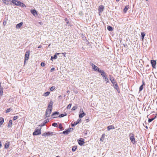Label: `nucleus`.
<instances>
[{
    "label": "nucleus",
    "mask_w": 157,
    "mask_h": 157,
    "mask_svg": "<svg viewBox=\"0 0 157 157\" xmlns=\"http://www.w3.org/2000/svg\"><path fill=\"white\" fill-rule=\"evenodd\" d=\"M90 65L92 67V68L94 69V71H96L100 73L101 71H102L97 66L95 65L93 63H90Z\"/></svg>",
    "instance_id": "f257e3e1"
},
{
    "label": "nucleus",
    "mask_w": 157,
    "mask_h": 157,
    "mask_svg": "<svg viewBox=\"0 0 157 157\" xmlns=\"http://www.w3.org/2000/svg\"><path fill=\"white\" fill-rule=\"evenodd\" d=\"M100 73H101V75L103 77V78L105 79V80L106 81V83H108L109 81L108 78L106 76V74L105 72L103 70H102Z\"/></svg>",
    "instance_id": "f03ea898"
},
{
    "label": "nucleus",
    "mask_w": 157,
    "mask_h": 157,
    "mask_svg": "<svg viewBox=\"0 0 157 157\" xmlns=\"http://www.w3.org/2000/svg\"><path fill=\"white\" fill-rule=\"evenodd\" d=\"M129 138L131 142L133 144H135L136 143V140L134 137V135L132 133H131L129 135Z\"/></svg>",
    "instance_id": "7ed1b4c3"
},
{
    "label": "nucleus",
    "mask_w": 157,
    "mask_h": 157,
    "mask_svg": "<svg viewBox=\"0 0 157 157\" xmlns=\"http://www.w3.org/2000/svg\"><path fill=\"white\" fill-rule=\"evenodd\" d=\"M52 111V109H49L47 108V109L45 114V116L46 117H50V115Z\"/></svg>",
    "instance_id": "20e7f679"
},
{
    "label": "nucleus",
    "mask_w": 157,
    "mask_h": 157,
    "mask_svg": "<svg viewBox=\"0 0 157 157\" xmlns=\"http://www.w3.org/2000/svg\"><path fill=\"white\" fill-rule=\"evenodd\" d=\"M41 128L40 129H37L33 133V136L35 135H39L41 134Z\"/></svg>",
    "instance_id": "39448f33"
},
{
    "label": "nucleus",
    "mask_w": 157,
    "mask_h": 157,
    "mask_svg": "<svg viewBox=\"0 0 157 157\" xmlns=\"http://www.w3.org/2000/svg\"><path fill=\"white\" fill-rule=\"evenodd\" d=\"M29 51H28L26 52L25 57V62L26 61V60H27L29 59Z\"/></svg>",
    "instance_id": "423d86ee"
},
{
    "label": "nucleus",
    "mask_w": 157,
    "mask_h": 157,
    "mask_svg": "<svg viewBox=\"0 0 157 157\" xmlns=\"http://www.w3.org/2000/svg\"><path fill=\"white\" fill-rule=\"evenodd\" d=\"M110 78V80L111 82L113 84V85H114L115 84L117 83L116 81L115 80L114 78L111 75H109Z\"/></svg>",
    "instance_id": "0eeeda50"
},
{
    "label": "nucleus",
    "mask_w": 157,
    "mask_h": 157,
    "mask_svg": "<svg viewBox=\"0 0 157 157\" xmlns=\"http://www.w3.org/2000/svg\"><path fill=\"white\" fill-rule=\"evenodd\" d=\"M80 113L79 115V117L80 118H82L86 115V113L83 112L82 109H80Z\"/></svg>",
    "instance_id": "6e6552de"
},
{
    "label": "nucleus",
    "mask_w": 157,
    "mask_h": 157,
    "mask_svg": "<svg viewBox=\"0 0 157 157\" xmlns=\"http://www.w3.org/2000/svg\"><path fill=\"white\" fill-rule=\"evenodd\" d=\"M78 144L80 145H82L85 143L84 140L82 138H80L79 140H78Z\"/></svg>",
    "instance_id": "1a4fd4ad"
},
{
    "label": "nucleus",
    "mask_w": 157,
    "mask_h": 157,
    "mask_svg": "<svg viewBox=\"0 0 157 157\" xmlns=\"http://www.w3.org/2000/svg\"><path fill=\"white\" fill-rule=\"evenodd\" d=\"M11 2L13 4H14L17 6H19L20 4L21 3V2L17 0H12Z\"/></svg>",
    "instance_id": "9d476101"
},
{
    "label": "nucleus",
    "mask_w": 157,
    "mask_h": 157,
    "mask_svg": "<svg viewBox=\"0 0 157 157\" xmlns=\"http://www.w3.org/2000/svg\"><path fill=\"white\" fill-rule=\"evenodd\" d=\"M81 119L79 118L78 119L76 122H75L74 123H71V125L72 127H74L76 125L78 124L81 121Z\"/></svg>",
    "instance_id": "9b49d317"
},
{
    "label": "nucleus",
    "mask_w": 157,
    "mask_h": 157,
    "mask_svg": "<svg viewBox=\"0 0 157 157\" xmlns=\"http://www.w3.org/2000/svg\"><path fill=\"white\" fill-rule=\"evenodd\" d=\"M3 3L6 5H11L12 4L11 1L10 0H2Z\"/></svg>",
    "instance_id": "f8f14e48"
},
{
    "label": "nucleus",
    "mask_w": 157,
    "mask_h": 157,
    "mask_svg": "<svg viewBox=\"0 0 157 157\" xmlns=\"http://www.w3.org/2000/svg\"><path fill=\"white\" fill-rule=\"evenodd\" d=\"M104 7L103 6L101 5L99 6L98 9L99 14L100 15V13H102L104 9Z\"/></svg>",
    "instance_id": "ddd939ff"
},
{
    "label": "nucleus",
    "mask_w": 157,
    "mask_h": 157,
    "mask_svg": "<svg viewBox=\"0 0 157 157\" xmlns=\"http://www.w3.org/2000/svg\"><path fill=\"white\" fill-rule=\"evenodd\" d=\"M52 132H46L43 133L42 134V136L45 137L46 136H50L51 134H52Z\"/></svg>",
    "instance_id": "4468645a"
},
{
    "label": "nucleus",
    "mask_w": 157,
    "mask_h": 157,
    "mask_svg": "<svg viewBox=\"0 0 157 157\" xmlns=\"http://www.w3.org/2000/svg\"><path fill=\"white\" fill-rule=\"evenodd\" d=\"M151 63L152 67L153 68H155L156 63V61L154 60H151Z\"/></svg>",
    "instance_id": "2eb2a0df"
},
{
    "label": "nucleus",
    "mask_w": 157,
    "mask_h": 157,
    "mask_svg": "<svg viewBox=\"0 0 157 157\" xmlns=\"http://www.w3.org/2000/svg\"><path fill=\"white\" fill-rule=\"evenodd\" d=\"M30 12L34 16L37 14V13L35 10H30Z\"/></svg>",
    "instance_id": "dca6fc26"
},
{
    "label": "nucleus",
    "mask_w": 157,
    "mask_h": 157,
    "mask_svg": "<svg viewBox=\"0 0 157 157\" xmlns=\"http://www.w3.org/2000/svg\"><path fill=\"white\" fill-rule=\"evenodd\" d=\"M60 53H56V54H55L54 56H51V60H52V59H56L57 58V55H59Z\"/></svg>",
    "instance_id": "f3484780"
},
{
    "label": "nucleus",
    "mask_w": 157,
    "mask_h": 157,
    "mask_svg": "<svg viewBox=\"0 0 157 157\" xmlns=\"http://www.w3.org/2000/svg\"><path fill=\"white\" fill-rule=\"evenodd\" d=\"M114 129V127L112 125H109L107 127V129L108 131H109L111 129Z\"/></svg>",
    "instance_id": "a211bd4d"
},
{
    "label": "nucleus",
    "mask_w": 157,
    "mask_h": 157,
    "mask_svg": "<svg viewBox=\"0 0 157 157\" xmlns=\"http://www.w3.org/2000/svg\"><path fill=\"white\" fill-rule=\"evenodd\" d=\"M23 25V22H21L20 23L18 24L17 25L16 27L17 28H20Z\"/></svg>",
    "instance_id": "6ab92c4d"
},
{
    "label": "nucleus",
    "mask_w": 157,
    "mask_h": 157,
    "mask_svg": "<svg viewBox=\"0 0 157 157\" xmlns=\"http://www.w3.org/2000/svg\"><path fill=\"white\" fill-rule=\"evenodd\" d=\"M12 125V121L11 120H10L9 122L8 127L9 128L11 127Z\"/></svg>",
    "instance_id": "aec40b11"
},
{
    "label": "nucleus",
    "mask_w": 157,
    "mask_h": 157,
    "mask_svg": "<svg viewBox=\"0 0 157 157\" xmlns=\"http://www.w3.org/2000/svg\"><path fill=\"white\" fill-rule=\"evenodd\" d=\"M70 132L69 130H68V129H67L65 131H63L62 133L63 134L68 135Z\"/></svg>",
    "instance_id": "412c9836"
},
{
    "label": "nucleus",
    "mask_w": 157,
    "mask_h": 157,
    "mask_svg": "<svg viewBox=\"0 0 157 157\" xmlns=\"http://www.w3.org/2000/svg\"><path fill=\"white\" fill-rule=\"evenodd\" d=\"M129 8V6L128 5H126L125 8L124 10V13H126L127 10H128V9Z\"/></svg>",
    "instance_id": "4be33fe9"
},
{
    "label": "nucleus",
    "mask_w": 157,
    "mask_h": 157,
    "mask_svg": "<svg viewBox=\"0 0 157 157\" xmlns=\"http://www.w3.org/2000/svg\"><path fill=\"white\" fill-rule=\"evenodd\" d=\"M10 142H8L7 143H5V149H7L9 147Z\"/></svg>",
    "instance_id": "5701e85b"
},
{
    "label": "nucleus",
    "mask_w": 157,
    "mask_h": 157,
    "mask_svg": "<svg viewBox=\"0 0 157 157\" xmlns=\"http://www.w3.org/2000/svg\"><path fill=\"white\" fill-rule=\"evenodd\" d=\"M4 122V119L2 117H0V126L2 125Z\"/></svg>",
    "instance_id": "b1692460"
},
{
    "label": "nucleus",
    "mask_w": 157,
    "mask_h": 157,
    "mask_svg": "<svg viewBox=\"0 0 157 157\" xmlns=\"http://www.w3.org/2000/svg\"><path fill=\"white\" fill-rule=\"evenodd\" d=\"M59 112H58V111L55 112L52 114L51 115V116L53 117L54 116L58 115L59 114Z\"/></svg>",
    "instance_id": "393cba45"
},
{
    "label": "nucleus",
    "mask_w": 157,
    "mask_h": 157,
    "mask_svg": "<svg viewBox=\"0 0 157 157\" xmlns=\"http://www.w3.org/2000/svg\"><path fill=\"white\" fill-rule=\"evenodd\" d=\"M67 115V114L66 113H64L63 114H60L59 115V117H62L64 116H66Z\"/></svg>",
    "instance_id": "a878e982"
},
{
    "label": "nucleus",
    "mask_w": 157,
    "mask_h": 157,
    "mask_svg": "<svg viewBox=\"0 0 157 157\" xmlns=\"http://www.w3.org/2000/svg\"><path fill=\"white\" fill-rule=\"evenodd\" d=\"M52 101H51L48 105V108L49 109V108H51V109H52Z\"/></svg>",
    "instance_id": "bb28decb"
},
{
    "label": "nucleus",
    "mask_w": 157,
    "mask_h": 157,
    "mask_svg": "<svg viewBox=\"0 0 157 157\" xmlns=\"http://www.w3.org/2000/svg\"><path fill=\"white\" fill-rule=\"evenodd\" d=\"M107 29L109 31H112L113 30V29L112 27L110 26H108L107 27Z\"/></svg>",
    "instance_id": "cd10ccee"
},
{
    "label": "nucleus",
    "mask_w": 157,
    "mask_h": 157,
    "mask_svg": "<svg viewBox=\"0 0 157 157\" xmlns=\"http://www.w3.org/2000/svg\"><path fill=\"white\" fill-rule=\"evenodd\" d=\"M77 148V147L76 146H73L72 147V151H73V152L75 151L76 150Z\"/></svg>",
    "instance_id": "c85d7f7f"
},
{
    "label": "nucleus",
    "mask_w": 157,
    "mask_h": 157,
    "mask_svg": "<svg viewBox=\"0 0 157 157\" xmlns=\"http://www.w3.org/2000/svg\"><path fill=\"white\" fill-rule=\"evenodd\" d=\"M19 6H21V7H26L24 3H23L21 2V3L20 4Z\"/></svg>",
    "instance_id": "c756f323"
},
{
    "label": "nucleus",
    "mask_w": 157,
    "mask_h": 157,
    "mask_svg": "<svg viewBox=\"0 0 157 157\" xmlns=\"http://www.w3.org/2000/svg\"><path fill=\"white\" fill-rule=\"evenodd\" d=\"M113 86L114 88L116 89L117 90L118 89H119V87L117 83L116 84H115L114 85H113Z\"/></svg>",
    "instance_id": "7c9ffc66"
},
{
    "label": "nucleus",
    "mask_w": 157,
    "mask_h": 157,
    "mask_svg": "<svg viewBox=\"0 0 157 157\" xmlns=\"http://www.w3.org/2000/svg\"><path fill=\"white\" fill-rule=\"evenodd\" d=\"M141 37H142V39L143 40L144 38V36L145 35V33L144 32H143L141 33Z\"/></svg>",
    "instance_id": "2f4dec72"
},
{
    "label": "nucleus",
    "mask_w": 157,
    "mask_h": 157,
    "mask_svg": "<svg viewBox=\"0 0 157 157\" xmlns=\"http://www.w3.org/2000/svg\"><path fill=\"white\" fill-rule=\"evenodd\" d=\"M50 93L49 92H47L44 93V96H47Z\"/></svg>",
    "instance_id": "473e14b6"
},
{
    "label": "nucleus",
    "mask_w": 157,
    "mask_h": 157,
    "mask_svg": "<svg viewBox=\"0 0 157 157\" xmlns=\"http://www.w3.org/2000/svg\"><path fill=\"white\" fill-rule=\"evenodd\" d=\"M105 134H103L102 135V136L101 137V138H100V140L101 141H103V139H104V137H105Z\"/></svg>",
    "instance_id": "72a5a7b5"
},
{
    "label": "nucleus",
    "mask_w": 157,
    "mask_h": 157,
    "mask_svg": "<svg viewBox=\"0 0 157 157\" xmlns=\"http://www.w3.org/2000/svg\"><path fill=\"white\" fill-rule=\"evenodd\" d=\"M59 128L61 130H63L64 129L63 127L62 126L61 124H60L59 125Z\"/></svg>",
    "instance_id": "f704fd0d"
},
{
    "label": "nucleus",
    "mask_w": 157,
    "mask_h": 157,
    "mask_svg": "<svg viewBox=\"0 0 157 157\" xmlns=\"http://www.w3.org/2000/svg\"><path fill=\"white\" fill-rule=\"evenodd\" d=\"M52 125L55 127H56L57 126V124L56 123H52Z\"/></svg>",
    "instance_id": "c9c22d12"
},
{
    "label": "nucleus",
    "mask_w": 157,
    "mask_h": 157,
    "mask_svg": "<svg viewBox=\"0 0 157 157\" xmlns=\"http://www.w3.org/2000/svg\"><path fill=\"white\" fill-rule=\"evenodd\" d=\"M55 89V87L54 86L51 87L50 88V90L51 91H53Z\"/></svg>",
    "instance_id": "e433bc0d"
},
{
    "label": "nucleus",
    "mask_w": 157,
    "mask_h": 157,
    "mask_svg": "<svg viewBox=\"0 0 157 157\" xmlns=\"http://www.w3.org/2000/svg\"><path fill=\"white\" fill-rule=\"evenodd\" d=\"M71 104H69L67 107V109H70L71 106Z\"/></svg>",
    "instance_id": "4c0bfd02"
},
{
    "label": "nucleus",
    "mask_w": 157,
    "mask_h": 157,
    "mask_svg": "<svg viewBox=\"0 0 157 157\" xmlns=\"http://www.w3.org/2000/svg\"><path fill=\"white\" fill-rule=\"evenodd\" d=\"M143 89V85H141L140 87L139 88V91H141Z\"/></svg>",
    "instance_id": "58836bf2"
},
{
    "label": "nucleus",
    "mask_w": 157,
    "mask_h": 157,
    "mask_svg": "<svg viewBox=\"0 0 157 157\" xmlns=\"http://www.w3.org/2000/svg\"><path fill=\"white\" fill-rule=\"evenodd\" d=\"M3 91L2 90L0 89V96H2V95Z\"/></svg>",
    "instance_id": "ea45409f"
},
{
    "label": "nucleus",
    "mask_w": 157,
    "mask_h": 157,
    "mask_svg": "<svg viewBox=\"0 0 157 157\" xmlns=\"http://www.w3.org/2000/svg\"><path fill=\"white\" fill-rule=\"evenodd\" d=\"M18 118V117L17 116H15L13 117V120L15 121Z\"/></svg>",
    "instance_id": "a19ab883"
},
{
    "label": "nucleus",
    "mask_w": 157,
    "mask_h": 157,
    "mask_svg": "<svg viewBox=\"0 0 157 157\" xmlns=\"http://www.w3.org/2000/svg\"><path fill=\"white\" fill-rule=\"evenodd\" d=\"M77 109V107L76 106H74L72 108L71 110H75Z\"/></svg>",
    "instance_id": "79ce46f5"
},
{
    "label": "nucleus",
    "mask_w": 157,
    "mask_h": 157,
    "mask_svg": "<svg viewBox=\"0 0 157 157\" xmlns=\"http://www.w3.org/2000/svg\"><path fill=\"white\" fill-rule=\"evenodd\" d=\"M49 121V120L48 119H47L44 121V122L45 124L46 123L48 122Z\"/></svg>",
    "instance_id": "37998d69"
},
{
    "label": "nucleus",
    "mask_w": 157,
    "mask_h": 157,
    "mask_svg": "<svg viewBox=\"0 0 157 157\" xmlns=\"http://www.w3.org/2000/svg\"><path fill=\"white\" fill-rule=\"evenodd\" d=\"M45 125V123H44V122H43V123H41V124L39 125V126H41V127H42V126H44Z\"/></svg>",
    "instance_id": "c03bdc74"
},
{
    "label": "nucleus",
    "mask_w": 157,
    "mask_h": 157,
    "mask_svg": "<svg viewBox=\"0 0 157 157\" xmlns=\"http://www.w3.org/2000/svg\"><path fill=\"white\" fill-rule=\"evenodd\" d=\"M65 20L67 24H68L69 23V21H68L67 19V18H66Z\"/></svg>",
    "instance_id": "a18cd8bd"
},
{
    "label": "nucleus",
    "mask_w": 157,
    "mask_h": 157,
    "mask_svg": "<svg viewBox=\"0 0 157 157\" xmlns=\"http://www.w3.org/2000/svg\"><path fill=\"white\" fill-rule=\"evenodd\" d=\"M73 129H74L73 128H68V130H69L70 132H71L73 131Z\"/></svg>",
    "instance_id": "49530a36"
},
{
    "label": "nucleus",
    "mask_w": 157,
    "mask_h": 157,
    "mask_svg": "<svg viewBox=\"0 0 157 157\" xmlns=\"http://www.w3.org/2000/svg\"><path fill=\"white\" fill-rule=\"evenodd\" d=\"M10 110H11L10 109V108L6 110V113H9L10 111Z\"/></svg>",
    "instance_id": "de8ad7c7"
},
{
    "label": "nucleus",
    "mask_w": 157,
    "mask_h": 157,
    "mask_svg": "<svg viewBox=\"0 0 157 157\" xmlns=\"http://www.w3.org/2000/svg\"><path fill=\"white\" fill-rule=\"evenodd\" d=\"M45 63H44L42 62L41 63V65L42 67H44L45 66Z\"/></svg>",
    "instance_id": "09e8293b"
},
{
    "label": "nucleus",
    "mask_w": 157,
    "mask_h": 157,
    "mask_svg": "<svg viewBox=\"0 0 157 157\" xmlns=\"http://www.w3.org/2000/svg\"><path fill=\"white\" fill-rule=\"evenodd\" d=\"M152 121H153L152 119H151V118L149 119L148 120V122H149V123L151 122Z\"/></svg>",
    "instance_id": "8fccbe9b"
},
{
    "label": "nucleus",
    "mask_w": 157,
    "mask_h": 157,
    "mask_svg": "<svg viewBox=\"0 0 157 157\" xmlns=\"http://www.w3.org/2000/svg\"><path fill=\"white\" fill-rule=\"evenodd\" d=\"M55 70V68L54 67H52L51 69V71L52 72V71H54Z\"/></svg>",
    "instance_id": "3c124183"
},
{
    "label": "nucleus",
    "mask_w": 157,
    "mask_h": 157,
    "mask_svg": "<svg viewBox=\"0 0 157 157\" xmlns=\"http://www.w3.org/2000/svg\"><path fill=\"white\" fill-rule=\"evenodd\" d=\"M1 83L0 82V89L2 90V87H1Z\"/></svg>",
    "instance_id": "603ef678"
},
{
    "label": "nucleus",
    "mask_w": 157,
    "mask_h": 157,
    "mask_svg": "<svg viewBox=\"0 0 157 157\" xmlns=\"http://www.w3.org/2000/svg\"><path fill=\"white\" fill-rule=\"evenodd\" d=\"M62 54L63 55L64 57H66V56H65L66 53L65 52L63 53H62Z\"/></svg>",
    "instance_id": "864d4df0"
},
{
    "label": "nucleus",
    "mask_w": 157,
    "mask_h": 157,
    "mask_svg": "<svg viewBox=\"0 0 157 157\" xmlns=\"http://www.w3.org/2000/svg\"><path fill=\"white\" fill-rule=\"evenodd\" d=\"M156 116H155V117L154 118H152L151 119H152V121H153L156 118Z\"/></svg>",
    "instance_id": "5fc2aeb1"
},
{
    "label": "nucleus",
    "mask_w": 157,
    "mask_h": 157,
    "mask_svg": "<svg viewBox=\"0 0 157 157\" xmlns=\"http://www.w3.org/2000/svg\"><path fill=\"white\" fill-rule=\"evenodd\" d=\"M2 146V144L1 141H0V147H1Z\"/></svg>",
    "instance_id": "6e6d98bb"
},
{
    "label": "nucleus",
    "mask_w": 157,
    "mask_h": 157,
    "mask_svg": "<svg viewBox=\"0 0 157 157\" xmlns=\"http://www.w3.org/2000/svg\"><path fill=\"white\" fill-rule=\"evenodd\" d=\"M41 47V46H40H40H39V47H38V48H40Z\"/></svg>",
    "instance_id": "4d7b16f0"
},
{
    "label": "nucleus",
    "mask_w": 157,
    "mask_h": 157,
    "mask_svg": "<svg viewBox=\"0 0 157 157\" xmlns=\"http://www.w3.org/2000/svg\"><path fill=\"white\" fill-rule=\"evenodd\" d=\"M60 97H61V96L60 95L59 96V98H60Z\"/></svg>",
    "instance_id": "13d9d810"
},
{
    "label": "nucleus",
    "mask_w": 157,
    "mask_h": 157,
    "mask_svg": "<svg viewBox=\"0 0 157 157\" xmlns=\"http://www.w3.org/2000/svg\"><path fill=\"white\" fill-rule=\"evenodd\" d=\"M86 121H87V122H88L89 121V119H87L86 120Z\"/></svg>",
    "instance_id": "bf43d9fd"
},
{
    "label": "nucleus",
    "mask_w": 157,
    "mask_h": 157,
    "mask_svg": "<svg viewBox=\"0 0 157 157\" xmlns=\"http://www.w3.org/2000/svg\"><path fill=\"white\" fill-rule=\"evenodd\" d=\"M119 0H116V1L117 2H119Z\"/></svg>",
    "instance_id": "052dcab7"
},
{
    "label": "nucleus",
    "mask_w": 157,
    "mask_h": 157,
    "mask_svg": "<svg viewBox=\"0 0 157 157\" xmlns=\"http://www.w3.org/2000/svg\"><path fill=\"white\" fill-rule=\"evenodd\" d=\"M57 117H53V118H56Z\"/></svg>",
    "instance_id": "680f3d73"
},
{
    "label": "nucleus",
    "mask_w": 157,
    "mask_h": 157,
    "mask_svg": "<svg viewBox=\"0 0 157 157\" xmlns=\"http://www.w3.org/2000/svg\"><path fill=\"white\" fill-rule=\"evenodd\" d=\"M3 25H5V23H4V22H3Z\"/></svg>",
    "instance_id": "e2e57ef3"
},
{
    "label": "nucleus",
    "mask_w": 157,
    "mask_h": 157,
    "mask_svg": "<svg viewBox=\"0 0 157 157\" xmlns=\"http://www.w3.org/2000/svg\"><path fill=\"white\" fill-rule=\"evenodd\" d=\"M3 25H5V23H4V22H3Z\"/></svg>",
    "instance_id": "0e129e2a"
},
{
    "label": "nucleus",
    "mask_w": 157,
    "mask_h": 157,
    "mask_svg": "<svg viewBox=\"0 0 157 157\" xmlns=\"http://www.w3.org/2000/svg\"><path fill=\"white\" fill-rule=\"evenodd\" d=\"M59 156H56V157H59Z\"/></svg>",
    "instance_id": "69168bd1"
},
{
    "label": "nucleus",
    "mask_w": 157,
    "mask_h": 157,
    "mask_svg": "<svg viewBox=\"0 0 157 157\" xmlns=\"http://www.w3.org/2000/svg\"><path fill=\"white\" fill-rule=\"evenodd\" d=\"M124 47H125V45L124 44Z\"/></svg>",
    "instance_id": "338daca9"
},
{
    "label": "nucleus",
    "mask_w": 157,
    "mask_h": 157,
    "mask_svg": "<svg viewBox=\"0 0 157 157\" xmlns=\"http://www.w3.org/2000/svg\"><path fill=\"white\" fill-rule=\"evenodd\" d=\"M146 1H147L148 0H145Z\"/></svg>",
    "instance_id": "774afa93"
}]
</instances>
